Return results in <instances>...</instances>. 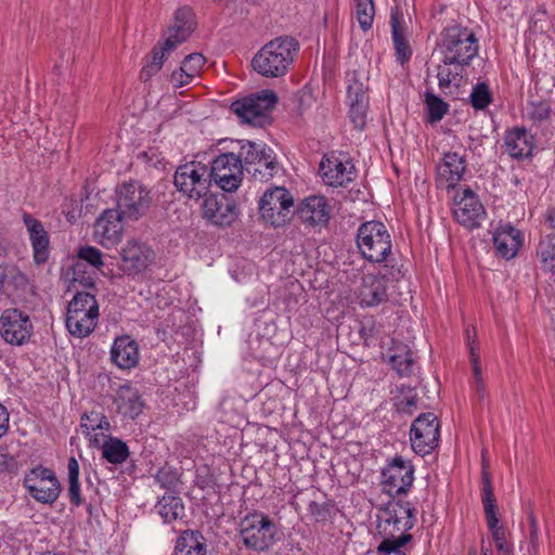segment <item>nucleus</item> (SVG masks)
<instances>
[{
  "mask_svg": "<svg viewBox=\"0 0 555 555\" xmlns=\"http://www.w3.org/2000/svg\"><path fill=\"white\" fill-rule=\"evenodd\" d=\"M439 51L442 54V63L438 65L437 77L439 87L443 90L460 79L464 67L477 56L478 39L467 27H449L442 34Z\"/></svg>",
  "mask_w": 555,
  "mask_h": 555,
  "instance_id": "1",
  "label": "nucleus"
},
{
  "mask_svg": "<svg viewBox=\"0 0 555 555\" xmlns=\"http://www.w3.org/2000/svg\"><path fill=\"white\" fill-rule=\"evenodd\" d=\"M299 43L284 36L267 42L250 60L251 69L264 78L285 76L298 55Z\"/></svg>",
  "mask_w": 555,
  "mask_h": 555,
  "instance_id": "2",
  "label": "nucleus"
},
{
  "mask_svg": "<svg viewBox=\"0 0 555 555\" xmlns=\"http://www.w3.org/2000/svg\"><path fill=\"white\" fill-rule=\"evenodd\" d=\"M194 29V21L191 9L184 7L178 9L175 14L173 24L168 28L164 46L152 51V60L143 66L140 78L144 81L159 72L166 54L172 51L177 44L185 41Z\"/></svg>",
  "mask_w": 555,
  "mask_h": 555,
  "instance_id": "3",
  "label": "nucleus"
},
{
  "mask_svg": "<svg viewBox=\"0 0 555 555\" xmlns=\"http://www.w3.org/2000/svg\"><path fill=\"white\" fill-rule=\"evenodd\" d=\"M99 320V306L95 297L89 293H77L67 307L66 327L79 338L89 336Z\"/></svg>",
  "mask_w": 555,
  "mask_h": 555,
  "instance_id": "4",
  "label": "nucleus"
},
{
  "mask_svg": "<svg viewBox=\"0 0 555 555\" xmlns=\"http://www.w3.org/2000/svg\"><path fill=\"white\" fill-rule=\"evenodd\" d=\"M357 245L361 255L371 262L385 261L392 247L390 234L379 221H367L360 225Z\"/></svg>",
  "mask_w": 555,
  "mask_h": 555,
  "instance_id": "5",
  "label": "nucleus"
},
{
  "mask_svg": "<svg viewBox=\"0 0 555 555\" xmlns=\"http://www.w3.org/2000/svg\"><path fill=\"white\" fill-rule=\"evenodd\" d=\"M173 183L184 196L198 201L209 192V167L201 162L181 165L176 170Z\"/></svg>",
  "mask_w": 555,
  "mask_h": 555,
  "instance_id": "6",
  "label": "nucleus"
},
{
  "mask_svg": "<svg viewBox=\"0 0 555 555\" xmlns=\"http://www.w3.org/2000/svg\"><path fill=\"white\" fill-rule=\"evenodd\" d=\"M294 199L288 190L275 186L267 190L259 201V214L262 220L274 227H283L292 219Z\"/></svg>",
  "mask_w": 555,
  "mask_h": 555,
  "instance_id": "7",
  "label": "nucleus"
},
{
  "mask_svg": "<svg viewBox=\"0 0 555 555\" xmlns=\"http://www.w3.org/2000/svg\"><path fill=\"white\" fill-rule=\"evenodd\" d=\"M151 205L150 191L140 182L122 183L116 191L115 209L127 220H138Z\"/></svg>",
  "mask_w": 555,
  "mask_h": 555,
  "instance_id": "8",
  "label": "nucleus"
},
{
  "mask_svg": "<svg viewBox=\"0 0 555 555\" xmlns=\"http://www.w3.org/2000/svg\"><path fill=\"white\" fill-rule=\"evenodd\" d=\"M279 103L274 90L261 89L245 96V125L264 128L272 122V113Z\"/></svg>",
  "mask_w": 555,
  "mask_h": 555,
  "instance_id": "9",
  "label": "nucleus"
},
{
  "mask_svg": "<svg viewBox=\"0 0 555 555\" xmlns=\"http://www.w3.org/2000/svg\"><path fill=\"white\" fill-rule=\"evenodd\" d=\"M243 164L238 155L224 153L219 155L209 167V179L221 190L233 192L242 183Z\"/></svg>",
  "mask_w": 555,
  "mask_h": 555,
  "instance_id": "10",
  "label": "nucleus"
},
{
  "mask_svg": "<svg viewBox=\"0 0 555 555\" xmlns=\"http://www.w3.org/2000/svg\"><path fill=\"white\" fill-rule=\"evenodd\" d=\"M274 522L262 513L245 516V546L257 552L267 551L275 542Z\"/></svg>",
  "mask_w": 555,
  "mask_h": 555,
  "instance_id": "11",
  "label": "nucleus"
},
{
  "mask_svg": "<svg viewBox=\"0 0 555 555\" xmlns=\"http://www.w3.org/2000/svg\"><path fill=\"white\" fill-rule=\"evenodd\" d=\"M33 334L29 315L16 308L5 309L0 315V336L9 345L22 346Z\"/></svg>",
  "mask_w": 555,
  "mask_h": 555,
  "instance_id": "12",
  "label": "nucleus"
},
{
  "mask_svg": "<svg viewBox=\"0 0 555 555\" xmlns=\"http://www.w3.org/2000/svg\"><path fill=\"white\" fill-rule=\"evenodd\" d=\"M439 422L434 413L421 414L412 424L410 440L415 453L425 456L429 454L439 442Z\"/></svg>",
  "mask_w": 555,
  "mask_h": 555,
  "instance_id": "13",
  "label": "nucleus"
},
{
  "mask_svg": "<svg viewBox=\"0 0 555 555\" xmlns=\"http://www.w3.org/2000/svg\"><path fill=\"white\" fill-rule=\"evenodd\" d=\"M415 522V509L409 502L398 501L390 504L378 522V532L383 537L409 534Z\"/></svg>",
  "mask_w": 555,
  "mask_h": 555,
  "instance_id": "14",
  "label": "nucleus"
},
{
  "mask_svg": "<svg viewBox=\"0 0 555 555\" xmlns=\"http://www.w3.org/2000/svg\"><path fill=\"white\" fill-rule=\"evenodd\" d=\"M24 486L37 502L44 504H52L61 492L55 474L44 467L31 469L24 478Z\"/></svg>",
  "mask_w": 555,
  "mask_h": 555,
  "instance_id": "15",
  "label": "nucleus"
},
{
  "mask_svg": "<svg viewBox=\"0 0 555 555\" xmlns=\"http://www.w3.org/2000/svg\"><path fill=\"white\" fill-rule=\"evenodd\" d=\"M454 219L466 229L479 228L486 219V209L478 196L469 189L455 195L452 208Z\"/></svg>",
  "mask_w": 555,
  "mask_h": 555,
  "instance_id": "16",
  "label": "nucleus"
},
{
  "mask_svg": "<svg viewBox=\"0 0 555 555\" xmlns=\"http://www.w3.org/2000/svg\"><path fill=\"white\" fill-rule=\"evenodd\" d=\"M383 488L390 495L406 493L414 480V467L410 462L397 456L383 470Z\"/></svg>",
  "mask_w": 555,
  "mask_h": 555,
  "instance_id": "17",
  "label": "nucleus"
},
{
  "mask_svg": "<svg viewBox=\"0 0 555 555\" xmlns=\"http://www.w3.org/2000/svg\"><path fill=\"white\" fill-rule=\"evenodd\" d=\"M122 220H127L115 209H106L94 223V241L103 247L116 246L122 236Z\"/></svg>",
  "mask_w": 555,
  "mask_h": 555,
  "instance_id": "18",
  "label": "nucleus"
},
{
  "mask_svg": "<svg viewBox=\"0 0 555 555\" xmlns=\"http://www.w3.org/2000/svg\"><path fill=\"white\" fill-rule=\"evenodd\" d=\"M359 304L363 308L376 307L388 299V279L383 274L367 273L362 276L358 291Z\"/></svg>",
  "mask_w": 555,
  "mask_h": 555,
  "instance_id": "19",
  "label": "nucleus"
},
{
  "mask_svg": "<svg viewBox=\"0 0 555 555\" xmlns=\"http://www.w3.org/2000/svg\"><path fill=\"white\" fill-rule=\"evenodd\" d=\"M492 243L495 255L508 260L517 255L522 244V235L509 222H500L493 230Z\"/></svg>",
  "mask_w": 555,
  "mask_h": 555,
  "instance_id": "20",
  "label": "nucleus"
},
{
  "mask_svg": "<svg viewBox=\"0 0 555 555\" xmlns=\"http://www.w3.org/2000/svg\"><path fill=\"white\" fill-rule=\"evenodd\" d=\"M297 214L304 224L325 227L331 219V205L324 196L310 195L301 201Z\"/></svg>",
  "mask_w": 555,
  "mask_h": 555,
  "instance_id": "21",
  "label": "nucleus"
},
{
  "mask_svg": "<svg viewBox=\"0 0 555 555\" xmlns=\"http://www.w3.org/2000/svg\"><path fill=\"white\" fill-rule=\"evenodd\" d=\"M153 251L144 243L130 240L121 249V270L127 274H137L152 262Z\"/></svg>",
  "mask_w": 555,
  "mask_h": 555,
  "instance_id": "22",
  "label": "nucleus"
},
{
  "mask_svg": "<svg viewBox=\"0 0 555 555\" xmlns=\"http://www.w3.org/2000/svg\"><path fill=\"white\" fill-rule=\"evenodd\" d=\"M319 171L323 182L334 188L343 186L354 179L353 165L334 155L322 159Z\"/></svg>",
  "mask_w": 555,
  "mask_h": 555,
  "instance_id": "23",
  "label": "nucleus"
},
{
  "mask_svg": "<svg viewBox=\"0 0 555 555\" xmlns=\"http://www.w3.org/2000/svg\"><path fill=\"white\" fill-rule=\"evenodd\" d=\"M23 222L34 251V260L40 264L48 260L50 254V238L42 222L30 214L23 215Z\"/></svg>",
  "mask_w": 555,
  "mask_h": 555,
  "instance_id": "24",
  "label": "nucleus"
},
{
  "mask_svg": "<svg viewBox=\"0 0 555 555\" xmlns=\"http://www.w3.org/2000/svg\"><path fill=\"white\" fill-rule=\"evenodd\" d=\"M138 343L129 335L115 338L111 347V360L121 370H130L139 363Z\"/></svg>",
  "mask_w": 555,
  "mask_h": 555,
  "instance_id": "25",
  "label": "nucleus"
},
{
  "mask_svg": "<svg viewBox=\"0 0 555 555\" xmlns=\"http://www.w3.org/2000/svg\"><path fill=\"white\" fill-rule=\"evenodd\" d=\"M466 171L465 157L456 152L444 153L437 168L438 182L447 189L454 188Z\"/></svg>",
  "mask_w": 555,
  "mask_h": 555,
  "instance_id": "26",
  "label": "nucleus"
},
{
  "mask_svg": "<svg viewBox=\"0 0 555 555\" xmlns=\"http://www.w3.org/2000/svg\"><path fill=\"white\" fill-rule=\"evenodd\" d=\"M347 99L349 102V116L351 122L359 130H362L366 124V112L369 106V98L363 85L354 80L348 86Z\"/></svg>",
  "mask_w": 555,
  "mask_h": 555,
  "instance_id": "27",
  "label": "nucleus"
},
{
  "mask_svg": "<svg viewBox=\"0 0 555 555\" xmlns=\"http://www.w3.org/2000/svg\"><path fill=\"white\" fill-rule=\"evenodd\" d=\"M256 150L254 162L245 166V172L250 175L255 180L268 181L276 172V162L273 156L271 149H268L266 144L250 145Z\"/></svg>",
  "mask_w": 555,
  "mask_h": 555,
  "instance_id": "28",
  "label": "nucleus"
},
{
  "mask_svg": "<svg viewBox=\"0 0 555 555\" xmlns=\"http://www.w3.org/2000/svg\"><path fill=\"white\" fill-rule=\"evenodd\" d=\"M203 217L217 225H229L238 216L235 206L222 205L215 195H206L202 205Z\"/></svg>",
  "mask_w": 555,
  "mask_h": 555,
  "instance_id": "29",
  "label": "nucleus"
},
{
  "mask_svg": "<svg viewBox=\"0 0 555 555\" xmlns=\"http://www.w3.org/2000/svg\"><path fill=\"white\" fill-rule=\"evenodd\" d=\"M507 153L514 158H524L531 155L534 147L532 134L524 128H516L505 137Z\"/></svg>",
  "mask_w": 555,
  "mask_h": 555,
  "instance_id": "30",
  "label": "nucleus"
},
{
  "mask_svg": "<svg viewBox=\"0 0 555 555\" xmlns=\"http://www.w3.org/2000/svg\"><path fill=\"white\" fill-rule=\"evenodd\" d=\"M116 404L120 413L131 418L138 416L144 406L139 389L130 384H125L119 387Z\"/></svg>",
  "mask_w": 555,
  "mask_h": 555,
  "instance_id": "31",
  "label": "nucleus"
},
{
  "mask_svg": "<svg viewBox=\"0 0 555 555\" xmlns=\"http://www.w3.org/2000/svg\"><path fill=\"white\" fill-rule=\"evenodd\" d=\"M157 513L164 519L165 522L169 524L184 515V505L179 496L171 494L164 495L155 506Z\"/></svg>",
  "mask_w": 555,
  "mask_h": 555,
  "instance_id": "32",
  "label": "nucleus"
},
{
  "mask_svg": "<svg viewBox=\"0 0 555 555\" xmlns=\"http://www.w3.org/2000/svg\"><path fill=\"white\" fill-rule=\"evenodd\" d=\"M482 475H483V486H482V490H481V500H482V504H483V508H485L487 525L491 531V530L501 528V526H499L500 520L495 514L496 505H495V499L493 495V489H492V486L490 482V478H489L488 474L485 472Z\"/></svg>",
  "mask_w": 555,
  "mask_h": 555,
  "instance_id": "33",
  "label": "nucleus"
},
{
  "mask_svg": "<svg viewBox=\"0 0 555 555\" xmlns=\"http://www.w3.org/2000/svg\"><path fill=\"white\" fill-rule=\"evenodd\" d=\"M102 455L109 463L120 464L128 457V448L119 439L107 438L102 446Z\"/></svg>",
  "mask_w": 555,
  "mask_h": 555,
  "instance_id": "34",
  "label": "nucleus"
},
{
  "mask_svg": "<svg viewBox=\"0 0 555 555\" xmlns=\"http://www.w3.org/2000/svg\"><path fill=\"white\" fill-rule=\"evenodd\" d=\"M68 470V498L72 504L79 506L82 503L79 485V464L75 457H70L67 464Z\"/></svg>",
  "mask_w": 555,
  "mask_h": 555,
  "instance_id": "35",
  "label": "nucleus"
},
{
  "mask_svg": "<svg viewBox=\"0 0 555 555\" xmlns=\"http://www.w3.org/2000/svg\"><path fill=\"white\" fill-rule=\"evenodd\" d=\"M391 29L397 60L403 64L411 57L412 51L408 40L402 34L399 22L395 16L391 17Z\"/></svg>",
  "mask_w": 555,
  "mask_h": 555,
  "instance_id": "36",
  "label": "nucleus"
},
{
  "mask_svg": "<svg viewBox=\"0 0 555 555\" xmlns=\"http://www.w3.org/2000/svg\"><path fill=\"white\" fill-rule=\"evenodd\" d=\"M425 104L430 122L440 121L449 109L448 103L431 92L425 93Z\"/></svg>",
  "mask_w": 555,
  "mask_h": 555,
  "instance_id": "37",
  "label": "nucleus"
},
{
  "mask_svg": "<svg viewBox=\"0 0 555 555\" xmlns=\"http://www.w3.org/2000/svg\"><path fill=\"white\" fill-rule=\"evenodd\" d=\"M412 539L411 534H398V537H384L377 550L384 555H405L401 547Z\"/></svg>",
  "mask_w": 555,
  "mask_h": 555,
  "instance_id": "38",
  "label": "nucleus"
},
{
  "mask_svg": "<svg viewBox=\"0 0 555 555\" xmlns=\"http://www.w3.org/2000/svg\"><path fill=\"white\" fill-rule=\"evenodd\" d=\"M538 254L542 268L545 271L555 270V238H546L540 242Z\"/></svg>",
  "mask_w": 555,
  "mask_h": 555,
  "instance_id": "39",
  "label": "nucleus"
},
{
  "mask_svg": "<svg viewBox=\"0 0 555 555\" xmlns=\"http://www.w3.org/2000/svg\"><path fill=\"white\" fill-rule=\"evenodd\" d=\"M469 99H470V103L474 108H476V109L486 108L492 100V95H491L489 86L485 82L476 83L473 87Z\"/></svg>",
  "mask_w": 555,
  "mask_h": 555,
  "instance_id": "40",
  "label": "nucleus"
},
{
  "mask_svg": "<svg viewBox=\"0 0 555 555\" xmlns=\"http://www.w3.org/2000/svg\"><path fill=\"white\" fill-rule=\"evenodd\" d=\"M374 12L373 0H358L356 13L360 27L363 30H367L372 27Z\"/></svg>",
  "mask_w": 555,
  "mask_h": 555,
  "instance_id": "41",
  "label": "nucleus"
},
{
  "mask_svg": "<svg viewBox=\"0 0 555 555\" xmlns=\"http://www.w3.org/2000/svg\"><path fill=\"white\" fill-rule=\"evenodd\" d=\"M91 418L94 420L96 424L92 425V424H89V423H82L81 424V428H82V433L85 435L91 436V433L95 431L96 429H101V430H108L109 429V422H108V420L104 415H102L101 413L92 411ZM90 441H92L93 443L99 444L100 441L98 439V435L95 434L94 437H90Z\"/></svg>",
  "mask_w": 555,
  "mask_h": 555,
  "instance_id": "42",
  "label": "nucleus"
},
{
  "mask_svg": "<svg viewBox=\"0 0 555 555\" xmlns=\"http://www.w3.org/2000/svg\"><path fill=\"white\" fill-rule=\"evenodd\" d=\"M25 276L14 267H0V291L12 284L24 283Z\"/></svg>",
  "mask_w": 555,
  "mask_h": 555,
  "instance_id": "43",
  "label": "nucleus"
},
{
  "mask_svg": "<svg viewBox=\"0 0 555 555\" xmlns=\"http://www.w3.org/2000/svg\"><path fill=\"white\" fill-rule=\"evenodd\" d=\"M204 64L205 59L202 54L192 53L184 59L180 67L183 68L188 74H190L194 79L199 75Z\"/></svg>",
  "mask_w": 555,
  "mask_h": 555,
  "instance_id": "44",
  "label": "nucleus"
},
{
  "mask_svg": "<svg viewBox=\"0 0 555 555\" xmlns=\"http://www.w3.org/2000/svg\"><path fill=\"white\" fill-rule=\"evenodd\" d=\"M413 357L410 351L405 353H396L390 357V362L400 375H406L411 372L413 365Z\"/></svg>",
  "mask_w": 555,
  "mask_h": 555,
  "instance_id": "45",
  "label": "nucleus"
},
{
  "mask_svg": "<svg viewBox=\"0 0 555 555\" xmlns=\"http://www.w3.org/2000/svg\"><path fill=\"white\" fill-rule=\"evenodd\" d=\"M77 257L94 268L103 266L102 253L93 246H82L78 249Z\"/></svg>",
  "mask_w": 555,
  "mask_h": 555,
  "instance_id": "46",
  "label": "nucleus"
},
{
  "mask_svg": "<svg viewBox=\"0 0 555 555\" xmlns=\"http://www.w3.org/2000/svg\"><path fill=\"white\" fill-rule=\"evenodd\" d=\"M470 349V361L473 365V372H474V387L478 395L482 396L483 391V383H482V376H481V367L479 364V358L475 350L474 346H469Z\"/></svg>",
  "mask_w": 555,
  "mask_h": 555,
  "instance_id": "47",
  "label": "nucleus"
},
{
  "mask_svg": "<svg viewBox=\"0 0 555 555\" xmlns=\"http://www.w3.org/2000/svg\"><path fill=\"white\" fill-rule=\"evenodd\" d=\"M194 544L193 541V531H184L181 537L178 538L175 546L176 555H185L188 553L189 547H192Z\"/></svg>",
  "mask_w": 555,
  "mask_h": 555,
  "instance_id": "48",
  "label": "nucleus"
},
{
  "mask_svg": "<svg viewBox=\"0 0 555 555\" xmlns=\"http://www.w3.org/2000/svg\"><path fill=\"white\" fill-rule=\"evenodd\" d=\"M193 80L192 76L188 74L183 68H179L172 72L170 75V82L173 88H181L189 85Z\"/></svg>",
  "mask_w": 555,
  "mask_h": 555,
  "instance_id": "49",
  "label": "nucleus"
},
{
  "mask_svg": "<svg viewBox=\"0 0 555 555\" xmlns=\"http://www.w3.org/2000/svg\"><path fill=\"white\" fill-rule=\"evenodd\" d=\"M193 541L194 544H192V547H189L185 555H206V545L203 535L197 531H193Z\"/></svg>",
  "mask_w": 555,
  "mask_h": 555,
  "instance_id": "50",
  "label": "nucleus"
},
{
  "mask_svg": "<svg viewBox=\"0 0 555 555\" xmlns=\"http://www.w3.org/2000/svg\"><path fill=\"white\" fill-rule=\"evenodd\" d=\"M530 521V544L532 551L535 553L539 547V528H538V521L537 518L531 515L529 517Z\"/></svg>",
  "mask_w": 555,
  "mask_h": 555,
  "instance_id": "51",
  "label": "nucleus"
},
{
  "mask_svg": "<svg viewBox=\"0 0 555 555\" xmlns=\"http://www.w3.org/2000/svg\"><path fill=\"white\" fill-rule=\"evenodd\" d=\"M256 144H264V143L245 140V166H247L254 162H257V159H255L256 150L250 146V145H256Z\"/></svg>",
  "mask_w": 555,
  "mask_h": 555,
  "instance_id": "52",
  "label": "nucleus"
},
{
  "mask_svg": "<svg viewBox=\"0 0 555 555\" xmlns=\"http://www.w3.org/2000/svg\"><path fill=\"white\" fill-rule=\"evenodd\" d=\"M155 479L157 482H159L163 487L165 488H168L170 487L172 483H173V480H175V476H172L171 474H169L168 472L166 470H159L156 476H155Z\"/></svg>",
  "mask_w": 555,
  "mask_h": 555,
  "instance_id": "53",
  "label": "nucleus"
},
{
  "mask_svg": "<svg viewBox=\"0 0 555 555\" xmlns=\"http://www.w3.org/2000/svg\"><path fill=\"white\" fill-rule=\"evenodd\" d=\"M416 405V398L414 396L404 397L398 402V409L403 412H412V408Z\"/></svg>",
  "mask_w": 555,
  "mask_h": 555,
  "instance_id": "54",
  "label": "nucleus"
},
{
  "mask_svg": "<svg viewBox=\"0 0 555 555\" xmlns=\"http://www.w3.org/2000/svg\"><path fill=\"white\" fill-rule=\"evenodd\" d=\"M9 428V413L7 409L0 404V438L7 433Z\"/></svg>",
  "mask_w": 555,
  "mask_h": 555,
  "instance_id": "55",
  "label": "nucleus"
},
{
  "mask_svg": "<svg viewBox=\"0 0 555 555\" xmlns=\"http://www.w3.org/2000/svg\"><path fill=\"white\" fill-rule=\"evenodd\" d=\"M491 534L493 538V541L495 543V547H499L500 545L508 544L505 538V532L503 527L491 530Z\"/></svg>",
  "mask_w": 555,
  "mask_h": 555,
  "instance_id": "56",
  "label": "nucleus"
},
{
  "mask_svg": "<svg viewBox=\"0 0 555 555\" xmlns=\"http://www.w3.org/2000/svg\"><path fill=\"white\" fill-rule=\"evenodd\" d=\"M231 111L243 119V101L236 100L232 102Z\"/></svg>",
  "mask_w": 555,
  "mask_h": 555,
  "instance_id": "57",
  "label": "nucleus"
},
{
  "mask_svg": "<svg viewBox=\"0 0 555 555\" xmlns=\"http://www.w3.org/2000/svg\"><path fill=\"white\" fill-rule=\"evenodd\" d=\"M496 551L498 555H513V545L509 543L505 545H500L499 547H496Z\"/></svg>",
  "mask_w": 555,
  "mask_h": 555,
  "instance_id": "58",
  "label": "nucleus"
},
{
  "mask_svg": "<svg viewBox=\"0 0 555 555\" xmlns=\"http://www.w3.org/2000/svg\"><path fill=\"white\" fill-rule=\"evenodd\" d=\"M546 221L551 228H555V207L547 210Z\"/></svg>",
  "mask_w": 555,
  "mask_h": 555,
  "instance_id": "59",
  "label": "nucleus"
},
{
  "mask_svg": "<svg viewBox=\"0 0 555 555\" xmlns=\"http://www.w3.org/2000/svg\"><path fill=\"white\" fill-rule=\"evenodd\" d=\"M92 416V412H90L89 414H85L82 417H81V424L82 423H89V424H92V425H95V421L91 418Z\"/></svg>",
  "mask_w": 555,
  "mask_h": 555,
  "instance_id": "60",
  "label": "nucleus"
},
{
  "mask_svg": "<svg viewBox=\"0 0 555 555\" xmlns=\"http://www.w3.org/2000/svg\"><path fill=\"white\" fill-rule=\"evenodd\" d=\"M44 555H55V554H52V553H47V554H44Z\"/></svg>",
  "mask_w": 555,
  "mask_h": 555,
  "instance_id": "61",
  "label": "nucleus"
},
{
  "mask_svg": "<svg viewBox=\"0 0 555 555\" xmlns=\"http://www.w3.org/2000/svg\"><path fill=\"white\" fill-rule=\"evenodd\" d=\"M482 555H488V553H487V552H483V553H482Z\"/></svg>",
  "mask_w": 555,
  "mask_h": 555,
  "instance_id": "62",
  "label": "nucleus"
}]
</instances>
